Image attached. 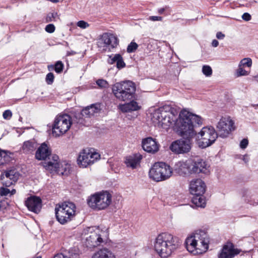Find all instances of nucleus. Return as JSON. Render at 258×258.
I'll use <instances>...</instances> for the list:
<instances>
[{
	"instance_id": "14",
	"label": "nucleus",
	"mask_w": 258,
	"mask_h": 258,
	"mask_svg": "<svg viewBox=\"0 0 258 258\" xmlns=\"http://www.w3.org/2000/svg\"><path fill=\"white\" fill-rule=\"evenodd\" d=\"M100 155L96 152H89L83 150L79 154L77 162L81 167H87L88 165L92 164L99 159Z\"/></svg>"
},
{
	"instance_id": "51",
	"label": "nucleus",
	"mask_w": 258,
	"mask_h": 258,
	"mask_svg": "<svg viewBox=\"0 0 258 258\" xmlns=\"http://www.w3.org/2000/svg\"><path fill=\"white\" fill-rule=\"evenodd\" d=\"M216 37L218 39H223L225 37V35L221 32H218L216 34Z\"/></svg>"
},
{
	"instance_id": "37",
	"label": "nucleus",
	"mask_w": 258,
	"mask_h": 258,
	"mask_svg": "<svg viewBox=\"0 0 258 258\" xmlns=\"http://www.w3.org/2000/svg\"><path fill=\"white\" fill-rule=\"evenodd\" d=\"M138 45L135 42H132L127 46L126 51L128 53L135 52L138 48Z\"/></svg>"
},
{
	"instance_id": "42",
	"label": "nucleus",
	"mask_w": 258,
	"mask_h": 258,
	"mask_svg": "<svg viewBox=\"0 0 258 258\" xmlns=\"http://www.w3.org/2000/svg\"><path fill=\"white\" fill-rule=\"evenodd\" d=\"M77 25L82 29H86L89 26V24L87 22L83 20L78 21Z\"/></svg>"
},
{
	"instance_id": "11",
	"label": "nucleus",
	"mask_w": 258,
	"mask_h": 258,
	"mask_svg": "<svg viewBox=\"0 0 258 258\" xmlns=\"http://www.w3.org/2000/svg\"><path fill=\"white\" fill-rule=\"evenodd\" d=\"M59 157L56 154L51 155V160L44 163V167L46 170L57 172L58 174L67 175L70 173V165L65 164L64 167L62 165L60 167L58 161Z\"/></svg>"
},
{
	"instance_id": "44",
	"label": "nucleus",
	"mask_w": 258,
	"mask_h": 258,
	"mask_svg": "<svg viewBox=\"0 0 258 258\" xmlns=\"http://www.w3.org/2000/svg\"><path fill=\"white\" fill-rule=\"evenodd\" d=\"M45 30L48 33H53L55 31V26L52 24H49L46 25Z\"/></svg>"
},
{
	"instance_id": "1",
	"label": "nucleus",
	"mask_w": 258,
	"mask_h": 258,
	"mask_svg": "<svg viewBox=\"0 0 258 258\" xmlns=\"http://www.w3.org/2000/svg\"><path fill=\"white\" fill-rule=\"evenodd\" d=\"M179 119L176 122L177 132L184 139L176 140L170 146V149L176 154H183L191 149L190 139L197 134L196 129L202 124L200 116L186 110H182L179 114Z\"/></svg>"
},
{
	"instance_id": "56",
	"label": "nucleus",
	"mask_w": 258,
	"mask_h": 258,
	"mask_svg": "<svg viewBox=\"0 0 258 258\" xmlns=\"http://www.w3.org/2000/svg\"><path fill=\"white\" fill-rule=\"evenodd\" d=\"M254 78L255 80L257 82H258V75H256V76H254Z\"/></svg>"
},
{
	"instance_id": "15",
	"label": "nucleus",
	"mask_w": 258,
	"mask_h": 258,
	"mask_svg": "<svg viewBox=\"0 0 258 258\" xmlns=\"http://www.w3.org/2000/svg\"><path fill=\"white\" fill-rule=\"evenodd\" d=\"M240 250L235 248L234 244L231 242H227L223 246L222 249L218 254V258H233L238 254Z\"/></svg>"
},
{
	"instance_id": "12",
	"label": "nucleus",
	"mask_w": 258,
	"mask_h": 258,
	"mask_svg": "<svg viewBox=\"0 0 258 258\" xmlns=\"http://www.w3.org/2000/svg\"><path fill=\"white\" fill-rule=\"evenodd\" d=\"M234 122L230 117H222L216 125L219 137L225 138L235 130Z\"/></svg>"
},
{
	"instance_id": "55",
	"label": "nucleus",
	"mask_w": 258,
	"mask_h": 258,
	"mask_svg": "<svg viewBox=\"0 0 258 258\" xmlns=\"http://www.w3.org/2000/svg\"><path fill=\"white\" fill-rule=\"evenodd\" d=\"M16 192V190L15 189H13L11 191H10L11 195H14Z\"/></svg>"
},
{
	"instance_id": "34",
	"label": "nucleus",
	"mask_w": 258,
	"mask_h": 258,
	"mask_svg": "<svg viewBox=\"0 0 258 258\" xmlns=\"http://www.w3.org/2000/svg\"><path fill=\"white\" fill-rule=\"evenodd\" d=\"M1 179L3 185L6 187H9L16 182V181H12L11 179H7L3 175H1Z\"/></svg>"
},
{
	"instance_id": "21",
	"label": "nucleus",
	"mask_w": 258,
	"mask_h": 258,
	"mask_svg": "<svg viewBox=\"0 0 258 258\" xmlns=\"http://www.w3.org/2000/svg\"><path fill=\"white\" fill-rule=\"evenodd\" d=\"M190 167L191 160H188L185 162L180 161L175 165V171L179 175L185 176L189 174H191Z\"/></svg>"
},
{
	"instance_id": "46",
	"label": "nucleus",
	"mask_w": 258,
	"mask_h": 258,
	"mask_svg": "<svg viewBox=\"0 0 258 258\" xmlns=\"http://www.w3.org/2000/svg\"><path fill=\"white\" fill-rule=\"evenodd\" d=\"M10 193V190L7 188L1 187L0 188V194L1 196H7Z\"/></svg>"
},
{
	"instance_id": "48",
	"label": "nucleus",
	"mask_w": 258,
	"mask_h": 258,
	"mask_svg": "<svg viewBox=\"0 0 258 258\" xmlns=\"http://www.w3.org/2000/svg\"><path fill=\"white\" fill-rule=\"evenodd\" d=\"M242 18L245 21H249L251 20V16L249 13H244L242 16Z\"/></svg>"
},
{
	"instance_id": "39",
	"label": "nucleus",
	"mask_w": 258,
	"mask_h": 258,
	"mask_svg": "<svg viewBox=\"0 0 258 258\" xmlns=\"http://www.w3.org/2000/svg\"><path fill=\"white\" fill-rule=\"evenodd\" d=\"M97 85L100 88H107L108 84L106 80L103 79H99L96 81Z\"/></svg>"
},
{
	"instance_id": "54",
	"label": "nucleus",
	"mask_w": 258,
	"mask_h": 258,
	"mask_svg": "<svg viewBox=\"0 0 258 258\" xmlns=\"http://www.w3.org/2000/svg\"><path fill=\"white\" fill-rule=\"evenodd\" d=\"M165 9L164 8H160L158 10V13L160 14H162L165 11Z\"/></svg>"
},
{
	"instance_id": "31",
	"label": "nucleus",
	"mask_w": 258,
	"mask_h": 258,
	"mask_svg": "<svg viewBox=\"0 0 258 258\" xmlns=\"http://www.w3.org/2000/svg\"><path fill=\"white\" fill-rule=\"evenodd\" d=\"M18 173L15 170H10L5 172V177L8 179H11L12 181H17L18 179Z\"/></svg>"
},
{
	"instance_id": "20",
	"label": "nucleus",
	"mask_w": 258,
	"mask_h": 258,
	"mask_svg": "<svg viewBox=\"0 0 258 258\" xmlns=\"http://www.w3.org/2000/svg\"><path fill=\"white\" fill-rule=\"evenodd\" d=\"M142 145L144 150L148 153L154 154L159 150V144L155 139L151 137L143 139Z\"/></svg>"
},
{
	"instance_id": "33",
	"label": "nucleus",
	"mask_w": 258,
	"mask_h": 258,
	"mask_svg": "<svg viewBox=\"0 0 258 258\" xmlns=\"http://www.w3.org/2000/svg\"><path fill=\"white\" fill-rule=\"evenodd\" d=\"M56 19H59L57 13H49L47 14L46 17V22L48 23L52 21H56Z\"/></svg>"
},
{
	"instance_id": "18",
	"label": "nucleus",
	"mask_w": 258,
	"mask_h": 258,
	"mask_svg": "<svg viewBox=\"0 0 258 258\" xmlns=\"http://www.w3.org/2000/svg\"><path fill=\"white\" fill-rule=\"evenodd\" d=\"M191 236L196 240L199 246H202L205 250L208 249L210 240L207 233L205 231H197Z\"/></svg>"
},
{
	"instance_id": "22",
	"label": "nucleus",
	"mask_w": 258,
	"mask_h": 258,
	"mask_svg": "<svg viewBox=\"0 0 258 258\" xmlns=\"http://www.w3.org/2000/svg\"><path fill=\"white\" fill-rule=\"evenodd\" d=\"M51 154V150L50 147L45 143H43L36 151L35 157L38 160H45L47 158L49 159Z\"/></svg>"
},
{
	"instance_id": "13",
	"label": "nucleus",
	"mask_w": 258,
	"mask_h": 258,
	"mask_svg": "<svg viewBox=\"0 0 258 258\" xmlns=\"http://www.w3.org/2000/svg\"><path fill=\"white\" fill-rule=\"evenodd\" d=\"M119 40L115 35L104 33L98 40L97 45L98 47H103V50H106L107 48L110 51L111 49L115 48L118 45Z\"/></svg>"
},
{
	"instance_id": "49",
	"label": "nucleus",
	"mask_w": 258,
	"mask_h": 258,
	"mask_svg": "<svg viewBox=\"0 0 258 258\" xmlns=\"http://www.w3.org/2000/svg\"><path fill=\"white\" fill-rule=\"evenodd\" d=\"M149 19L152 21H162V17L158 16H150Z\"/></svg>"
},
{
	"instance_id": "16",
	"label": "nucleus",
	"mask_w": 258,
	"mask_h": 258,
	"mask_svg": "<svg viewBox=\"0 0 258 258\" xmlns=\"http://www.w3.org/2000/svg\"><path fill=\"white\" fill-rule=\"evenodd\" d=\"M209 166L203 159L201 158L191 160V170L192 173H203L206 174L209 172Z\"/></svg>"
},
{
	"instance_id": "9",
	"label": "nucleus",
	"mask_w": 258,
	"mask_h": 258,
	"mask_svg": "<svg viewBox=\"0 0 258 258\" xmlns=\"http://www.w3.org/2000/svg\"><path fill=\"white\" fill-rule=\"evenodd\" d=\"M71 117L69 115L63 114L57 116L52 125V134L55 137L60 136L66 133L72 124Z\"/></svg>"
},
{
	"instance_id": "59",
	"label": "nucleus",
	"mask_w": 258,
	"mask_h": 258,
	"mask_svg": "<svg viewBox=\"0 0 258 258\" xmlns=\"http://www.w3.org/2000/svg\"><path fill=\"white\" fill-rule=\"evenodd\" d=\"M253 106H258V104H256V105H252Z\"/></svg>"
},
{
	"instance_id": "24",
	"label": "nucleus",
	"mask_w": 258,
	"mask_h": 258,
	"mask_svg": "<svg viewBox=\"0 0 258 258\" xmlns=\"http://www.w3.org/2000/svg\"><path fill=\"white\" fill-rule=\"evenodd\" d=\"M99 104H93L87 106L81 111V115L85 117H90L95 113H98L100 110Z\"/></svg>"
},
{
	"instance_id": "52",
	"label": "nucleus",
	"mask_w": 258,
	"mask_h": 258,
	"mask_svg": "<svg viewBox=\"0 0 258 258\" xmlns=\"http://www.w3.org/2000/svg\"><path fill=\"white\" fill-rule=\"evenodd\" d=\"M212 45L213 47H217L219 45V42L217 40L214 39L212 41Z\"/></svg>"
},
{
	"instance_id": "35",
	"label": "nucleus",
	"mask_w": 258,
	"mask_h": 258,
	"mask_svg": "<svg viewBox=\"0 0 258 258\" xmlns=\"http://www.w3.org/2000/svg\"><path fill=\"white\" fill-rule=\"evenodd\" d=\"M252 65V60L250 58H244L242 59L240 62L239 66L241 67H250Z\"/></svg>"
},
{
	"instance_id": "27",
	"label": "nucleus",
	"mask_w": 258,
	"mask_h": 258,
	"mask_svg": "<svg viewBox=\"0 0 258 258\" xmlns=\"http://www.w3.org/2000/svg\"><path fill=\"white\" fill-rule=\"evenodd\" d=\"M185 244L187 250L191 253H194L195 251L197 248V246H199L196 240L194 239L191 235L186 239Z\"/></svg>"
},
{
	"instance_id": "29",
	"label": "nucleus",
	"mask_w": 258,
	"mask_h": 258,
	"mask_svg": "<svg viewBox=\"0 0 258 258\" xmlns=\"http://www.w3.org/2000/svg\"><path fill=\"white\" fill-rule=\"evenodd\" d=\"M192 203L197 207L204 208L206 206V201L203 195H194L192 199Z\"/></svg>"
},
{
	"instance_id": "26",
	"label": "nucleus",
	"mask_w": 258,
	"mask_h": 258,
	"mask_svg": "<svg viewBox=\"0 0 258 258\" xmlns=\"http://www.w3.org/2000/svg\"><path fill=\"white\" fill-rule=\"evenodd\" d=\"M92 258H115L111 251L107 248L100 249L92 256Z\"/></svg>"
},
{
	"instance_id": "23",
	"label": "nucleus",
	"mask_w": 258,
	"mask_h": 258,
	"mask_svg": "<svg viewBox=\"0 0 258 258\" xmlns=\"http://www.w3.org/2000/svg\"><path fill=\"white\" fill-rule=\"evenodd\" d=\"M142 156L139 154H135L126 157L125 163L127 167L136 169L140 165Z\"/></svg>"
},
{
	"instance_id": "3",
	"label": "nucleus",
	"mask_w": 258,
	"mask_h": 258,
	"mask_svg": "<svg viewBox=\"0 0 258 258\" xmlns=\"http://www.w3.org/2000/svg\"><path fill=\"white\" fill-rule=\"evenodd\" d=\"M112 90L115 97L120 101H126L135 98L136 87L132 81L116 83L113 86Z\"/></svg>"
},
{
	"instance_id": "25",
	"label": "nucleus",
	"mask_w": 258,
	"mask_h": 258,
	"mask_svg": "<svg viewBox=\"0 0 258 258\" xmlns=\"http://www.w3.org/2000/svg\"><path fill=\"white\" fill-rule=\"evenodd\" d=\"M141 108V106L139 105L137 102L132 99L128 103L120 106V109L123 112H128L133 111H137Z\"/></svg>"
},
{
	"instance_id": "4",
	"label": "nucleus",
	"mask_w": 258,
	"mask_h": 258,
	"mask_svg": "<svg viewBox=\"0 0 258 258\" xmlns=\"http://www.w3.org/2000/svg\"><path fill=\"white\" fill-rule=\"evenodd\" d=\"M76 205L70 202L57 204L55 208L56 219L62 225L73 220L76 216Z\"/></svg>"
},
{
	"instance_id": "43",
	"label": "nucleus",
	"mask_w": 258,
	"mask_h": 258,
	"mask_svg": "<svg viewBox=\"0 0 258 258\" xmlns=\"http://www.w3.org/2000/svg\"><path fill=\"white\" fill-rule=\"evenodd\" d=\"M125 66V64L124 62L123 61L122 57L121 55L120 56V57L118 59L117 62H116V67L118 69H122L124 68Z\"/></svg>"
},
{
	"instance_id": "2",
	"label": "nucleus",
	"mask_w": 258,
	"mask_h": 258,
	"mask_svg": "<svg viewBox=\"0 0 258 258\" xmlns=\"http://www.w3.org/2000/svg\"><path fill=\"white\" fill-rule=\"evenodd\" d=\"M178 238L172 234L164 232L159 234L155 239L154 247L162 258H167L179 246Z\"/></svg>"
},
{
	"instance_id": "6",
	"label": "nucleus",
	"mask_w": 258,
	"mask_h": 258,
	"mask_svg": "<svg viewBox=\"0 0 258 258\" xmlns=\"http://www.w3.org/2000/svg\"><path fill=\"white\" fill-rule=\"evenodd\" d=\"M112 201V195L107 191L97 192L87 199L89 206L93 210H102L107 208Z\"/></svg>"
},
{
	"instance_id": "28",
	"label": "nucleus",
	"mask_w": 258,
	"mask_h": 258,
	"mask_svg": "<svg viewBox=\"0 0 258 258\" xmlns=\"http://www.w3.org/2000/svg\"><path fill=\"white\" fill-rule=\"evenodd\" d=\"M12 155L10 152L0 149V165L10 162L12 159Z\"/></svg>"
},
{
	"instance_id": "38",
	"label": "nucleus",
	"mask_w": 258,
	"mask_h": 258,
	"mask_svg": "<svg viewBox=\"0 0 258 258\" xmlns=\"http://www.w3.org/2000/svg\"><path fill=\"white\" fill-rule=\"evenodd\" d=\"M121 55L120 54H116L113 57L111 55L109 56L108 59V62L110 64H113L115 62H117L118 59L120 57Z\"/></svg>"
},
{
	"instance_id": "40",
	"label": "nucleus",
	"mask_w": 258,
	"mask_h": 258,
	"mask_svg": "<svg viewBox=\"0 0 258 258\" xmlns=\"http://www.w3.org/2000/svg\"><path fill=\"white\" fill-rule=\"evenodd\" d=\"M237 76L238 77L241 76H247L248 75V73L244 70L241 66L239 65V68L237 70L236 72Z\"/></svg>"
},
{
	"instance_id": "8",
	"label": "nucleus",
	"mask_w": 258,
	"mask_h": 258,
	"mask_svg": "<svg viewBox=\"0 0 258 258\" xmlns=\"http://www.w3.org/2000/svg\"><path fill=\"white\" fill-rule=\"evenodd\" d=\"M219 136L213 126H205L202 128L198 134L199 147L202 149L206 148L213 144Z\"/></svg>"
},
{
	"instance_id": "17",
	"label": "nucleus",
	"mask_w": 258,
	"mask_h": 258,
	"mask_svg": "<svg viewBox=\"0 0 258 258\" xmlns=\"http://www.w3.org/2000/svg\"><path fill=\"white\" fill-rule=\"evenodd\" d=\"M206 184L201 179H195L190 181L189 190L193 195H203L206 191Z\"/></svg>"
},
{
	"instance_id": "10",
	"label": "nucleus",
	"mask_w": 258,
	"mask_h": 258,
	"mask_svg": "<svg viewBox=\"0 0 258 258\" xmlns=\"http://www.w3.org/2000/svg\"><path fill=\"white\" fill-rule=\"evenodd\" d=\"M83 234L85 238V244L89 248L97 247L103 242L99 230H95L93 227L85 229Z\"/></svg>"
},
{
	"instance_id": "41",
	"label": "nucleus",
	"mask_w": 258,
	"mask_h": 258,
	"mask_svg": "<svg viewBox=\"0 0 258 258\" xmlns=\"http://www.w3.org/2000/svg\"><path fill=\"white\" fill-rule=\"evenodd\" d=\"M53 81H54V75H53V73H49L48 74H47L46 75V83L50 85V84H52V83L53 82Z\"/></svg>"
},
{
	"instance_id": "57",
	"label": "nucleus",
	"mask_w": 258,
	"mask_h": 258,
	"mask_svg": "<svg viewBox=\"0 0 258 258\" xmlns=\"http://www.w3.org/2000/svg\"><path fill=\"white\" fill-rule=\"evenodd\" d=\"M23 118L21 116L19 117V120L21 122H22Z\"/></svg>"
},
{
	"instance_id": "5",
	"label": "nucleus",
	"mask_w": 258,
	"mask_h": 258,
	"mask_svg": "<svg viewBox=\"0 0 258 258\" xmlns=\"http://www.w3.org/2000/svg\"><path fill=\"white\" fill-rule=\"evenodd\" d=\"M171 109V107L168 105L156 109L152 114V121L164 128L169 127L175 121Z\"/></svg>"
},
{
	"instance_id": "47",
	"label": "nucleus",
	"mask_w": 258,
	"mask_h": 258,
	"mask_svg": "<svg viewBox=\"0 0 258 258\" xmlns=\"http://www.w3.org/2000/svg\"><path fill=\"white\" fill-rule=\"evenodd\" d=\"M248 144V141L247 139H243L240 143V147L242 149H245Z\"/></svg>"
},
{
	"instance_id": "50",
	"label": "nucleus",
	"mask_w": 258,
	"mask_h": 258,
	"mask_svg": "<svg viewBox=\"0 0 258 258\" xmlns=\"http://www.w3.org/2000/svg\"><path fill=\"white\" fill-rule=\"evenodd\" d=\"M53 258H70L69 256H66L62 253H57L55 254Z\"/></svg>"
},
{
	"instance_id": "19",
	"label": "nucleus",
	"mask_w": 258,
	"mask_h": 258,
	"mask_svg": "<svg viewBox=\"0 0 258 258\" xmlns=\"http://www.w3.org/2000/svg\"><path fill=\"white\" fill-rule=\"evenodd\" d=\"M25 205L29 211L38 213L42 207V201L39 197L32 196L27 199Z\"/></svg>"
},
{
	"instance_id": "45",
	"label": "nucleus",
	"mask_w": 258,
	"mask_h": 258,
	"mask_svg": "<svg viewBox=\"0 0 258 258\" xmlns=\"http://www.w3.org/2000/svg\"><path fill=\"white\" fill-rule=\"evenodd\" d=\"M3 117L6 119H10L12 116V113L11 110H5L3 114Z\"/></svg>"
},
{
	"instance_id": "58",
	"label": "nucleus",
	"mask_w": 258,
	"mask_h": 258,
	"mask_svg": "<svg viewBox=\"0 0 258 258\" xmlns=\"http://www.w3.org/2000/svg\"><path fill=\"white\" fill-rule=\"evenodd\" d=\"M35 258H41V256L40 255H37Z\"/></svg>"
},
{
	"instance_id": "30",
	"label": "nucleus",
	"mask_w": 258,
	"mask_h": 258,
	"mask_svg": "<svg viewBox=\"0 0 258 258\" xmlns=\"http://www.w3.org/2000/svg\"><path fill=\"white\" fill-rule=\"evenodd\" d=\"M35 143L30 141H27L23 143L22 150L24 153H29L35 149Z\"/></svg>"
},
{
	"instance_id": "32",
	"label": "nucleus",
	"mask_w": 258,
	"mask_h": 258,
	"mask_svg": "<svg viewBox=\"0 0 258 258\" xmlns=\"http://www.w3.org/2000/svg\"><path fill=\"white\" fill-rule=\"evenodd\" d=\"M63 64L61 61H57L54 66H48V68L49 70H50L51 69H54L57 73H60L63 71Z\"/></svg>"
},
{
	"instance_id": "7",
	"label": "nucleus",
	"mask_w": 258,
	"mask_h": 258,
	"mask_svg": "<svg viewBox=\"0 0 258 258\" xmlns=\"http://www.w3.org/2000/svg\"><path fill=\"white\" fill-rule=\"evenodd\" d=\"M172 173L170 166L164 162H157L150 169L149 175L153 180L159 182L169 178Z\"/></svg>"
},
{
	"instance_id": "53",
	"label": "nucleus",
	"mask_w": 258,
	"mask_h": 258,
	"mask_svg": "<svg viewBox=\"0 0 258 258\" xmlns=\"http://www.w3.org/2000/svg\"><path fill=\"white\" fill-rule=\"evenodd\" d=\"M76 54V52H75V51H73V50L68 51L67 53V55L68 56L73 55H75Z\"/></svg>"
},
{
	"instance_id": "36",
	"label": "nucleus",
	"mask_w": 258,
	"mask_h": 258,
	"mask_svg": "<svg viewBox=\"0 0 258 258\" xmlns=\"http://www.w3.org/2000/svg\"><path fill=\"white\" fill-rule=\"evenodd\" d=\"M202 72L206 76L209 77L212 74V70L209 66L204 65L202 68Z\"/></svg>"
}]
</instances>
